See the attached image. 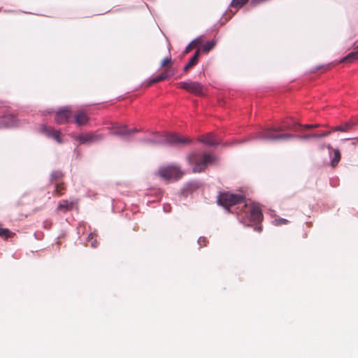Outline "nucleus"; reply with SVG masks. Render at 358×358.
Returning a JSON list of instances; mask_svg holds the SVG:
<instances>
[{
    "label": "nucleus",
    "instance_id": "1",
    "mask_svg": "<svg viewBox=\"0 0 358 358\" xmlns=\"http://www.w3.org/2000/svg\"><path fill=\"white\" fill-rule=\"evenodd\" d=\"M187 159L194 166L193 172L200 173L206 169L208 164L213 162L214 157L206 153H192L187 157Z\"/></svg>",
    "mask_w": 358,
    "mask_h": 358
},
{
    "label": "nucleus",
    "instance_id": "2",
    "mask_svg": "<svg viewBox=\"0 0 358 358\" xmlns=\"http://www.w3.org/2000/svg\"><path fill=\"white\" fill-rule=\"evenodd\" d=\"M285 127H279L277 128H266L258 132L260 138L267 141H280L288 140L294 138V135L290 134H277L279 131H285Z\"/></svg>",
    "mask_w": 358,
    "mask_h": 358
},
{
    "label": "nucleus",
    "instance_id": "3",
    "mask_svg": "<svg viewBox=\"0 0 358 358\" xmlns=\"http://www.w3.org/2000/svg\"><path fill=\"white\" fill-rule=\"evenodd\" d=\"M245 199V197L242 194L221 192L217 196V202L218 205L228 209L231 206L244 203Z\"/></svg>",
    "mask_w": 358,
    "mask_h": 358
},
{
    "label": "nucleus",
    "instance_id": "4",
    "mask_svg": "<svg viewBox=\"0 0 358 358\" xmlns=\"http://www.w3.org/2000/svg\"><path fill=\"white\" fill-rule=\"evenodd\" d=\"M157 174L161 178L165 180H170L172 179L178 180L182 176L183 173L180 171L178 166L171 165L161 167L158 170Z\"/></svg>",
    "mask_w": 358,
    "mask_h": 358
},
{
    "label": "nucleus",
    "instance_id": "5",
    "mask_svg": "<svg viewBox=\"0 0 358 358\" xmlns=\"http://www.w3.org/2000/svg\"><path fill=\"white\" fill-rule=\"evenodd\" d=\"M178 87L186 90L196 96H203L206 88L200 83L196 81L187 80L185 82H180L177 84Z\"/></svg>",
    "mask_w": 358,
    "mask_h": 358
},
{
    "label": "nucleus",
    "instance_id": "6",
    "mask_svg": "<svg viewBox=\"0 0 358 358\" xmlns=\"http://www.w3.org/2000/svg\"><path fill=\"white\" fill-rule=\"evenodd\" d=\"M161 142L179 145L189 143L191 142V140L185 136H180L178 134H168L164 136V140L162 141Z\"/></svg>",
    "mask_w": 358,
    "mask_h": 358
},
{
    "label": "nucleus",
    "instance_id": "7",
    "mask_svg": "<svg viewBox=\"0 0 358 358\" xmlns=\"http://www.w3.org/2000/svg\"><path fill=\"white\" fill-rule=\"evenodd\" d=\"M103 138V136L97 133L82 134L76 137V140L78 141L80 144H90Z\"/></svg>",
    "mask_w": 358,
    "mask_h": 358
},
{
    "label": "nucleus",
    "instance_id": "8",
    "mask_svg": "<svg viewBox=\"0 0 358 358\" xmlns=\"http://www.w3.org/2000/svg\"><path fill=\"white\" fill-rule=\"evenodd\" d=\"M73 114L69 107H64L58 110L55 115V122L59 124H65L70 122Z\"/></svg>",
    "mask_w": 358,
    "mask_h": 358
},
{
    "label": "nucleus",
    "instance_id": "9",
    "mask_svg": "<svg viewBox=\"0 0 358 358\" xmlns=\"http://www.w3.org/2000/svg\"><path fill=\"white\" fill-rule=\"evenodd\" d=\"M248 220L250 222L260 223L263 220V215L261 209L257 205H252L249 207Z\"/></svg>",
    "mask_w": 358,
    "mask_h": 358
},
{
    "label": "nucleus",
    "instance_id": "10",
    "mask_svg": "<svg viewBox=\"0 0 358 358\" xmlns=\"http://www.w3.org/2000/svg\"><path fill=\"white\" fill-rule=\"evenodd\" d=\"M76 204V201L74 200L63 199L59 201L55 210L57 213H66L72 210Z\"/></svg>",
    "mask_w": 358,
    "mask_h": 358
},
{
    "label": "nucleus",
    "instance_id": "11",
    "mask_svg": "<svg viewBox=\"0 0 358 358\" xmlns=\"http://www.w3.org/2000/svg\"><path fill=\"white\" fill-rule=\"evenodd\" d=\"M174 74V71L171 68H166L164 71L155 78L151 79L147 84L148 86H151L152 85L163 81L166 80L167 78L173 76Z\"/></svg>",
    "mask_w": 358,
    "mask_h": 358
},
{
    "label": "nucleus",
    "instance_id": "12",
    "mask_svg": "<svg viewBox=\"0 0 358 358\" xmlns=\"http://www.w3.org/2000/svg\"><path fill=\"white\" fill-rule=\"evenodd\" d=\"M41 131L45 133L48 136L53 138L58 143H61V137H60V131L58 130H55L52 127H48L46 126H42Z\"/></svg>",
    "mask_w": 358,
    "mask_h": 358
},
{
    "label": "nucleus",
    "instance_id": "13",
    "mask_svg": "<svg viewBox=\"0 0 358 358\" xmlns=\"http://www.w3.org/2000/svg\"><path fill=\"white\" fill-rule=\"evenodd\" d=\"M88 121L89 117L83 110H79L74 115V122L78 126L85 125Z\"/></svg>",
    "mask_w": 358,
    "mask_h": 358
},
{
    "label": "nucleus",
    "instance_id": "14",
    "mask_svg": "<svg viewBox=\"0 0 358 358\" xmlns=\"http://www.w3.org/2000/svg\"><path fill=\"white\" fill-rule=\"evenodd\" d=\"M199 141L209 146H215L219 143L218 141L215 138V135L211 133L205 136H201L199 137Z\"/></svg>",
    "mask_w": 358,
    "mask_h": 358
},
{
    "label": "nucleus",
    "instance_id": "15",
    "mask_svg": "<svg viewBox=\"0 0 358 358\" xmlns=\"http://www.w3.org/2000/svg\"><path fill=\"white\" fill-rule=\"evenodd\" d=\"M14 125H15V119L11 115H5L0 120V127H13Z\"/></svg>",
    "mask_w": 358,
    "mask_h": 358
},
{
    "label": "nucleus",
    "instance_id": "16",
    "mask_svg": "<svg viewBox=\"0 0 358 358\" xmlns=\"http://www.w3.org/2000/svg\"><path fill=\"white\" fill-rule=\"evenodd\" d=\"M136 130H129L125 125L118 126L113 129V133L115 135H129Z\"/></svg>",
    "mask_w": 358,
    "mask_h": 358
},
{
    "label": "nucleus",
    "instance_id": "17",
    "mask_svg": "<svg viewBox=\"0 0 358 358\" xmlns=\"http://www.w3.org/2000/svg\"><path fill=\"white\" fill-rule=\"evenodd\" d=\"M353 125L354 124L352 123H351V122H347V123H345L343 125H341V126H337V127H333L331 129V131H343V132L348 131H350L352 129Z\"/></svg>",
    "mask_w": 358,
    "mask_h": 358
},
{
    "label": "nucleus",
    "instance_id": "18",
    "mask_svg": "<svg viewBox=\"0 0 358 358\" xmlns=\"http://www.w3.org/2000/svg\"><path fill=\"white\" fill-rule=\"evenodd\" d=\"M201 40L200 38H196L192 41L190 43L187 45L184 50V53L187 54L192 49L199 46L201 45Z\"/></svg>",
    "mask_w": 358,
    "mask_h": 358
},
{
    "label": "nucleus",
    "instance_id": "19",
    "mask_svg": "<svg viewBox=\"0 0 358 358\" xmlns=\"http://www.w3.org/2000/svg\"><path fill=\"white\" fill-rule=\"evenodd\" d=\"M358 60V50L350 52L346 57L343 58L341 62H353Z\"/></svg>",
    "mask_w": 358,
    "mask_h": 358
},
{
    "label": "nucleus",
    "instance_id": "20",
    "mask_svg": "<svg viewBox=\"0 0 358 358\" xmlns=\"http://www.w3.org/2000/svg\"><path fill=\"white\" fill-rule=\"evenodd\" d=\"M331 133V131H323L321 133H316L305 136L304 138H319L328 136Z\"/></svg>",
    "mask_w": 358,
    "mask_h": 358
},
{
    "label": "nucleus",
    "instance_id": "21",
    "mask_svg": "<svg viewBox=\"0 0 358 358\" xmlns=\"http://www.w3.org/2000/svg\"><path fill=\"white\" fill-rule=\"evenodd\" d=\"M66 191V187L64 183H57L55 185V194L59 196L64 194Z\"/></svg>",
    "mask_w": 358,
    "mask_h": 358
},
{
    "label": "nucleus",
    "instance_id": "22",
    "mask_svg": "<svg viewBox=\"0 0 358 358\" xmlns=\"http://www.w3.org/2000/svg\"><path fill=\"white\" fill-rule=\"evenodd\" d=\"M87 242L90 243L92 248H96L99 243L96 239V235L91 233L87 237Z\"/></svg>",
    "mask_w": 358,
    "mask_h": 358
},
{
    "label": "nucleus",
    "instance_id": "23",
    "mask_svg": "<svg viewBox=\"0 0 358 358\" xmlns=\"http://www.w3.org/2000/svg\"><path fill=\"white\" fill-rule=\"evenodd\" d=\"M13 235H15V234L11 232L9 229L0 227V237L1 238L7 239L10 237H12Z\"/></svg>",
    "mask_w": 358,
    "mask_h": 358
},
{
    "label": "nucleus",
    "instance_id": "24",
    "mask_svg": "<svg viewBox=\"0 0 358 358\" xmlns=\"http://www.w3.org/2000/svg\"><path fill=\"white\" fill-rule=\"evenodd\" d=\"M341 160V153L338 150H334V158L331 160L332 166H336Z\"/></svg>",
    "mask_w": 358,
    "mask_h": 358
},
{
    "label": "nucleus",
    "instance_id": "25",
    "mask_svg": "<svg viewBox=\"0 0 358 358\" xmlns=\"http://www.w3.org/2000/svg\"><path fill=\"white\" fill-rule=\"evenodd\" d=\"M63 173L60 171H53L51 174V181L52 182H58L60 179L63 178Z\"/></svg>",
    "mask_w": 358,
    "mask_h": 358
},
{
    "label": "nucleus",
    "instance_id": "26",
    "mask_svg": "<svg viewBox=\"0 0 358 358\" xmlns=\"http://www.w3.org/2000/svg\"><path fill=\"white\" fill-rule=\"evenodd\" d=\"M249 0H232L231 6L234 8H241L245 5Z\"/></svg>",
    "mask_w": 358,
    "mask_h": 358
},
{
    "label": "nucleus",
    "instance_id": "27",
    "mask_svg": "<svg viewBox=\"0 0 358 358\" xmlns=\"http://www.w3.org/2000/svg\"><path fill=\"white\" fill-rule=\"evenodd\" d=\"M215 45V41L213 40L211 41H208L203 45L202 50L203 52L208 53L209 51H210L214 48Z\"/></svg>",
    "mask_w": 358,
    "mask_h": 358
},
{
    "label": "nucleus",
    "instance_id": "28",
    "mask_svg": "<svg viewBox=\"0 0 358 358\" xmlns=\"http://www.w3.org/2000/svg\"><path fill=\"white\" fill-rule=\"evenodd\" d=\"M172 59H171V57H167L166 58H164L162 62H161V66L162 67H164V69L166 68H171V65H172Z\"/></svg>",
    "mask_w": 358,
    "mask_h": 358
},
{
    "label": "nucleus",
    "instance_id": "29",
    "mask_svg": "<svg viewBox=\"0 0 358 358\" xmlns=\"http://www.w3.org/2000/svg\"><path fill=\"white\" fill-rule=\"evenodd\" d=\"M200 55V50H197L194 56L190 59L189 62L193 64L196 65L199 62V58Z\"/></svg>",
    "mask_w": 358,
    "mask_h": 358
},
{
    "label": "nucleus",
    "instance_id": "30",
    "mask_svg": "<svg viewBox=\"0 0 358 358\" xmlns=\"http://www.w3.org/2000/svg\"><path fill=\"white\" fill-rule=\"evenodd\" d=\"M273 222H274L275 225L280 226V225L288 224L289 221L284 218H276V219H275Z\"/></svg>",
    "mask_w": 358,
    "mask_h": 358
},
{
    "label": "nucleus",
    "instance_id": "31",
    "mask_svg": "<svg viewBox=\"0 0 358 358\" xmlns=\"http://www.w3.org/2000/svg\"><path fill=\"white\" fill-rule=\"evenodd\" d=\"M194 66V64H193L189 61V62L183 68L184 72L187 73L190 69H192Z\"/></svg>",
    "mask_w": 358,
    "mask_h": 358
},
{
    "label": "nucleus",
    "instance_id": "32",
    "mask_svg": "<svg viewBox=\"0 0 358 358\" xmlns=\"http://www.w3.org/2000/svg\"><path fill=\"white\" fill-rule=\"evenodd\" d=\"M208 241H206V238L204 237H200L198 240V243L201 245V246H206V243Z\"/></svg>",
    "mask_w": 358,
    "mask_h": 358
},
{
    "label": "nucleus",
    "instance_id": "33",
    "mask_svg": "<svg viewBox=\"0 0 358 358\" xmlns=\"http://www.w3.org/2000/svg\"><path fill=\"white\" fill-rule=\"evenodd\" d=\"M305 128H316L317 127H319V124H306L305 126Z\"/></svg>",
    "mask_w": 358,
    "mask_h": 358
},
{
    "label": "nucleus",
    "instance_id": "34",
    "mask_svg": "<svg viewBox=\"0 0 358 358\" xmlns=\"http://www.w3.org/2000/svg\"><path fill=\"white\" fill-rule=\"evenodd\" d=\"M257 230H258L259 231H262V227H257Z\"/></svg>",
    "mask_w": 358,
    "mask_h": 358
},
{
    "label": "nucleus",
    "instance_id": "35",
    "mask_svg": "<svg viewBox=\"0 0 358 358\" xmlns=\"http://www.w3.org/2000/svg\"><path fill=\"white\" fill-rule=\"evenodd\" d=\"M244 208H248V204L245 203L244 206H243Z\"/></svg>",
    "mask_w": 358,
    "mask_h": 358
},
{
    "label": "nucleus",
    "instance_id": "36",
    "mask_svg": "<svg viewBox=\"0 0 358 358\" xmlns=\"http://www.w3.org/2000/svg\"><path fill=\"white\" fill-rule=\"evenodd\" d=\"M329 149H331V145H328L327 147Z\"/></svg>",
    "mask_w": 358,
    "mask_h": 358
}]
</instances>
